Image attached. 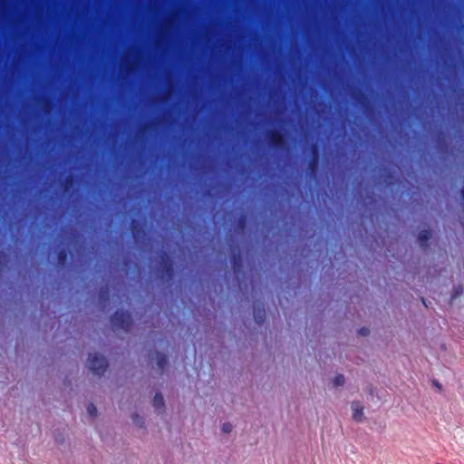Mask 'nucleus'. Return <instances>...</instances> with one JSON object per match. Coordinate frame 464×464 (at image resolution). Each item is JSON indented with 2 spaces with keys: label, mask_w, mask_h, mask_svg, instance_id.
Segmentation results:
<instances>
[{
  "label": "nucleus",
  "mask_w": 464,
  "mask_h": 464,
  "mask_svg": "<svg viewBox=\"0 0 464 464\" xmlns=\"http://www.w3.org/2000/svg\"><path fill=\"white\" fill-rule=\"evenodd\" d=\"M142 61V53L138 46H130L125 50L120 59V71L122 74H130L135 72L140 65Z\"/></svg>",
  "instance_id": "nucleus-1"
},
{
  "label": "nucleus",
  "mask_w": 464,
  "mask_h": 464,
  "mask_svg": "<svg viewBox=\"0 0 464 464\" xmlns=\"http://www.w3.org/2000/svg\"><path fill=\"white\" fill-rule=\"evenodd\" d=\"M107 366L108 362L103 355L96 353L89 355L88 367L94 375L103 374Z\"/></svg>",
  "instance_id": "nucleus-2"
},
{
  "label": "nucleus",
  "mask_w": 464,
  "mask_h": 464,
  "mask_svg": "<svg viewBox=\"0 0 464 464\" xmlns=\"http://www.w3.org/2000/svg\"><path fill=\"white\" fill-rule=\"evenodd\" d=\"M177 19L176 12H172L163 20L159 27V36L155 42L157 47L160 46L163 38L173 29Z\"/></svg>",
  "instance_id": "nucleus-3"
},
{
  "label": "nucleus",
  "mask_w": 464,
  "mask_h": 464,
  "mask_svg": "<svg viewBox=\"0 0 464 464\" xmlns=\"http://www.w3.org/2000/svg\"><path fill=\"white\" fill-rule=\"evenodd\" d=\"M111 324L115 330H122L127 333L131 327L130 314L122 311L116 312L111 316Z\"/></svg>",
  "instance_id": "nucleus-4"
},
{
  "label": "nucleus",
  "mask_w": 464,
  "mask_h": 464,
  "mask_svg": "<svg viewBox=\"0 0 464 464\" xmlns=\"http://www.w3.org/2000/svg\"><path fill=\"white\" fill-rule=\"evenodd\" d=\"M150 362L155 363L159 373H162L166 364L167 356L164 353L154 352L150 354Z\"/></svg>",
  "instance_id": "nucleus-5"
},
{
  "label": "nucleus",
  "mask_w": 464,
  "mask_h": 464,
  "mask_svg": "<svg viewBox=\"0 0 464 464\" xmlns=\"http://www.w3.org/2000/svg\"><path fill=\"white\" fill-rule=\"evenodd\" d=\"M266 136L269 141L276 148H282L285 145V138L278 130H269Z\"/></svg>",
  "instance_id": "nucleus-6"
},
{
  "label": "nucleus",
  "mask_w": 464,
  "mask_h": 464,
  "mask_svg": "<svg viewBox=\"0 0 464 464\" xmlns=\"http://www.w3.org/2000/svg\"><path fill=\"white\" fill-rule=\"evenodd\" d=\"M353 411V418L354 420L361 422L363 420V406L360 401H354L351 405Z\"/></svg>",
  "instance_id": "nucleus-7"
},
{
  "label": "nucleus",
  "mask_w": 464,
  "mask_h": 464,
  "mask_svg": "<svg viewBox=\"0 0 464 464\" xmlns=\"http://www.w3.org/2000/svg\"><path fill=\"white\" fill-rule=\"evenodd\" d=\"M431 237V233L429 230H421L419 233L418 240L420 242V246L423 248L428 246V241Z\"/></svg>",
  "instance_id": "nucleus-8"
},
{
  "label": "nucleus",
  "mask_w": 464,
  "mask_h": 464,
  "mask_svg": "<svg viewBox=\"0 0 464 464\" xmlns=\"http://www.w3.org/2000/svg\"><path fill=\"white\" fill-rule=\"evenodd\" d=\"M265 315L266 313L263 308L261 309L258 306L254 308V318L257 324H261L265 320Z\"/></svg>",
  "instance_id": "nucleus-9"
},
{
  "label": "nucleus",
  "mask_w": 464,
  "mask_h": 464,
  "mask_svg": "<svg viewBox=\"0 0 464 464\" xmlns=\"http://www.w3.org/2000/svg\"><path fill=\"white\" fill-rule=\"evenodd\" d=\"M153 406L156 409H161L164 406V399L160 393H156L152 401Z\"/></svg>",
  "instance_id": "nucleus-10"
},
{
  "label": "nucleus",
  "mask_w": 464,
  "mask_h": 464,
  "mask_svg": "<svg viewBox=\"0 0 464 464\" xmlns=\"http://www.w3.org/2000/svg\"><path fill=\"white\" fill-rule=\"evenodd\" d=\"M131 420H132V422L139 428H143L144 427V424H145V421H144V419L143 417H141L140 415H139L138 413H134L132 414L131 416Z\"/></svg>",
  "instance_id": "nucleus-11"
},
{
  "label": "nucleus",
  "mask_w": 464,
  "mask_h": 464,
  "mask_svg": "<svg viewBox=\"0 0 464 464\" xmlns=\"http://www.w3.org/2000/svg\"><path fill=\"white\" fill-rule=\"evenodd\" d=\"M344 382H345V379H344V376L342 374L335 376L333 381V383L335 387L343 386L344 384Z\"/></svg>",
  "instance_id": "nucleus-12"
},
{
  "label": "nucleus",
  "mask_w": 464,
  "mask_h": 464,
  "mask_svg": "<svg viewBox=\"0 0 464 464\" xmlns=\"http://www.w3.org/2000/svg\"><path fill=\"white\" fill-rule=\"evenodd\" d=\"M87 412L91 417H96L98 414L96 406L93 403H89L87 406Z\"/></svg>",
  "instance_id": "nucleus-13"
},
{
  "label": "nucleus",
  "mask_w": 464,
  "mask_h": 464,
  "mask_svg": "<svg viewBox=\"0 0 464 464\" xmlns=\"http://www.w3.org/2000/svg\"><path fill=\"white\" fill-rule=\"evenodd\" d=\"M233 430V425L230 423V422H225L222 426H221V430L222 432L224 433H230Z\"/></svg>",
  "instance_id": "nucleus-14"
},
{
  "label": "nucleus",
  "mask_w": 464,
  "mask_h": 464,
  "mask_svg": "<svg viewBox=\"0 0 464 464\" xmlns=\"http://www.w3.org/2000/svg\"><path fill=\"white\" fill-rule=\"evenodd\" d=\"M66 261V254L63 251H61L58 254V262L60 265L63 266Z\"/></svg>",
  "instance_id": "nucleus-15"
},
{
  "label": "nucleus",
  "mask_w": 464,
  "mask_h": 464,
  "mask_svg": "<svg viewBox=\"0 0 464 464\" xmlns=\"http://www.w3.org/2000/svg\"><path fill=\"white\" fill-rule=\"evenodd\" d=\"M100 301H107L108 300V292L102 290L99 295Z\"/></svg>",
  "instance_id": "nucleus-16"
},
{
  "label": "nucleus",
  "mask_w": 464,
  "mask_h": 464,
  "mask_svg": "<svg viewBox=\"0 0 464 464\" xmlns=\"http://www.w3.org/2000/svg\"><path fill=\"white\" fill-rule=\"evenodd\" d=\"M6 8V0H0V9H5Z\"/></svg>",
  "instance_id": "nucleus-17"
},
{
  "label": "nucleus",
  "mask_w": 464,
  "mask_h": 464,
  "mask_svg": "<svg viewBox=\"0 0 464 464\" xmlns=\"http://www.w3.org/2000/svg\"><path fill=\"white\" fill-rule=\"evenodd\" d=\"M171 92H172V91H171V89H169V90H168V92H167V94H166V97L164 98V100H165V101H168V100L169 99V97H170V95H171Z\"/></svg>",
  "instance_id": "nucleus-18"
},
{
  "label": "nucleus",
  "mask_w": 464,
  "mask_h": 464,
  "mask_svg": "<svg viewBox=\"0 0 464 464\" xmlns=\"http://www.w3.org/2000/svg\"><path fill=\"white\" fill-rule=\"evenodd\" d=\"M316 166V160H314V161L311 163V169L314 170Z\"/></svg>",
  "instance_id": "nucleus-19"
},
{
  "label": "nucleus",
  "mask_w": 464,
  "mask_h": 464,
  "mask_svg": "<svg viewBox=\"0 0 464 464\" xmlns=\"http://www.w3.org/2000/svg\"><path fill=\"white\" fill-rule=\"evenodd\" d=\"M361 334H363V335H366V334H368V330H367V329H365V328H362V329L361 330Z\"/></svg>",
  "instance_id": "nucleus-20"
},
{
  "label": "nucleus",
  "mask_w": 464,
  "mask_h": 464,
  "mask_svg": "<svg viewBox=\"0 0 464 464\" xmlns=\"http://www.w3.org/2000/svg\"><path fill=\"white\" fill-rule=\"evenodd\" d=\"M150 128L149 125H145L142 127V132H145Z\"/></svg>",
  "instance_id": "nucleus-21"
},
{
  "label": "nucleus",
  "mask_w": 464,
  "mask_h": 464,
  "mask_svg": "<svg viewBox=\"0 0 464 464\" xmlns=\"http://www.w3.org/2000/svg\"><path fill=\"white\" fill-rule=\"evenodd\" d=\"M171 270H172V268H171V265H168V266H167V271H168L169 273H170V272H171Z\"/></svg>",
  "instance_id": "nucleus-22"
},
{
  "label": "nucleus",
  "mask_w": 464,
  "mask_h": 464,
  "mask_svg": "<svg viewBox=\"0 0 464 464\" xmlns=\"http://www.w3.org/2000/svg\"><path fill=\"white\" fill-rule=\"evenodd\" d=\"M461 199L464 202V188L461 190Z\"/></svg>",
  "instance_id": "nucleus-23"
},
{
  "label": "nucleus",
  "mask_w": 464,
  "mask_h": 464,
  "mask_svg": "<svg viewBox=\"0 0 464 464\" xmlns=\"http://www.w3.org/2000/svg\"><path fill=\"white\" fill-rule=\"evenodd\" d=\"M434 385H435L436 387H438L439 389H440V383H439L438 382H434Z\"/></svg>",
  "instance_id": "nucleus-24"
},
{
  "label": "nucleus",
  "mask_w": 464,
  "mask_h": 464,
  "mask_svg": "<svg viewBox=\"0 0 464 464\" xmlns=\"http://www.w3.org/2000/svg\"><path fill=\"white\" fill-rule=\"evenodd\" d=\"M132 232H133V236H134V237H138V232H135V230H134V229H133V231H132Z\"/></svg>",
  "instance_id": "nucleus-25"
}]
</instances>
